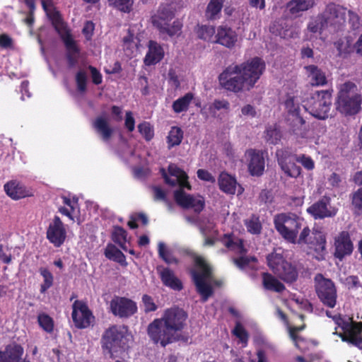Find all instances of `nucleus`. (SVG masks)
<instances>
[{"label":"nucleus","instance_id":"obj_57","mask_svg":"<svg viewBox=\"0 0 362 362\" xmlns=\"http://www.w3.org/2000/svg\"><path fill=\"white\" fill-rule=\"evenodd\" d=\"M134 0H119L112 6L122 12L129 13L132 9Z\"/></svg>","mask_w":362,"mask_h":362},{"label":"nucleus","instance_id":"obj_54","mask_svg":"<svg viewBox=\"0 0 362 362\" xmlns=\"http://www.w3.org/2000/svg\"><path fill=\"white\" fill-rule=\"evenodd\" d=\"M37 320L40 326L46 332H51L53 330V320L48 315L45 313L40 314Z\"/></svg>","mask_w":362,"mask_h":362},{"label":"nucleus","instance_id":"obj_17","mask_svg":"<svg viewBox=\"0 0 362 362\" xmlns=\"http://www.w3.org/2000/svg\"><path fill=\"white\" fill-rule=\"evenodd\" d=\"M326 315L332 318L334 323L342 329L344 333L334 332L333 334L338 335L341 340L343 338L355 339L361 337L362 327L359 323L354 322L350 317H342L339 313L332 314L329 310L325 311Z\"/></svg>","mask_w":362,"mask_h":362},{"label":"nucleus","instance_id":"obj_11","mask_svg":"<svg viewBox=\"0 0 362 362\" xmlns=\"http://www.w3.org/2000/svg\"><path fill=\"white\" fill-rule=\"evenodd\" d=\"M173 17V7L169 4L160 5L157 13L152 16V23L159 30L163 40L167 37L177 35L180 33L182 23L179 21H175L172 25L169 23Z\"/></svg>","mask_w":362,"mask_h":362},{"label":"nucleus","instance_id":"obj_19","mask_svg":"<svg viewBox=\"0 0 362 362\" xmlns=\"http://www.w3.org/2000/svg\"><path fill=\"white\" fill-rule=\"evenodd\" d=\"M161 319L173 334H178L186 325L187 314L182 308L173 307L164 311Z\"/></svg>","mask_w":362,"mask_h":362},{"label":"nucleus","instance_id":"obj_56","mask_svg":"<svg viewBox=\"0 0 362 362\" xmlns=\"http://www.w3.org/2000/svg\"><path fill=\"white\" fill-rule=\"evenodd\" d=\"M334 46L339 52V55L340 56L346 55L350 52V43L346 40H338L334 42Z\"/></svg>","mask_w":362,"mask_h":362},{"label":"nucleus","instance_id":"obj_42","mask_svg":"<svg viewBox=\"0 0 362 362\" xmlns=\"http://www.w3.org/2000/svg\"><path fill=\"white\" fill-rule=\"evenodd\" d=\"M194 98L192 93H187L184 96L179 98L173 103L172 107L175 113L186 112Z\"/></svg>","mask_w":362,"mask_h":362},{"label":"nucleus","instance_id":"obj_24","mask_svg":"<svg viewBox=\"0 0 362 362\" xmlns=\"http://www.w3.org/2000/svg\"><path fill=\"white\" fill-rule=\"evenodd\" d=\"M277 162L281 170L288 177L297 178L301 174V168L292 161V154L288 149L276 151Z\"/></svg>","mask_w":362,"mask_h":362},{"label":"nucleus","instance_id":"obj_23","mask_svg":"<svg viewBox=\"0 0 362 362\" xmlns=\"http://www.w3.org/2000/svg\"><path fill=\"white\" fill-rule=\"evenodd\" d=\"M110 307L112 314L121 318L129 317L137 311L136 303L124 297H115L112 299Z\"/></svg>","mask_w":362,"mask_h":362},{"label":"nucleus","instance_id":"obj_41","mask_svg":"<svg viewBox=\"0 0 362 362\" xmlns=\"http://www.w3.org/2000/svg\"><path fill=\"white\" fill-rule=\"evenodd\" d=\"M262 283L265 289L280 293L285 289L284 285L268 273L262 275Z\"/></svg>","mask_w":362,"mask_h":362},{"label":"nucleus","instance_id":"obj_4","mask_svg":"<svg viewBox=\"0 0 362 362\" xmlns=\"http://www.w3.org/2000/svg\"><path fill=\"white\" fill-rule=\"evenodd\" d=\"M42 6L53 26L62 36L67 51V59L70 66L76 64L79 57V49L71 37L59 13L54 8L51 0H41Z\"/></svg>","mask_w":362,"mask_h":362},{"label":"nucleus","instance_id":"obj_31","mask_svg":"<svg viewBox=\"0 0 362 362\" xmlns=\"http://www.w3.org/2000/svg\"><path fill=\"white\" fill-rule=\"evenodd\" d=\"M23 348L16 343L7 345L4 350H0V362H26L22 357Z\"/></svg>","mask_w":362,"mask_h":362},{"label":"nucleus","instance_id":"obj_6","mask_svg":"<svg viewBox=\"0 0 362 362\" xmlns=\"http://www.w3.org/2000/svg\"><path fill=\"white\" fill-rule=\"evenodd\" d=\"M132 336L127 332L124 327L112 326L104 332L101 343L112 358L119 356L130 346Z\"/></svg>","mask_w":362,"mask_h":362},{"label":"nucleus","instance_id":"obj_37","mask_svg":"<svg viewBox=\"0 0 362 362\" xmlns=\"http://www.w3.org/2000/svg\"><path fill=\"white\" fill-rule=\"evenodd\" d=\"M62 203L64 206L59 208V211L67 216L70 220L74 221V216L76 215V211L78 210V204L77 199L73 197L72 199L66 196L62 197Z\"/></svg>","mask_w":362,"mask_h":362},{"label":"nucleus","instance_id":"obj_52","mask_svg":"<svg viewBox=\"0 0 362 362\" xmlns=\"http://www.w3.org/2000/svg\"><path fill=\"white\" fill-rule=\"evenodd\" d=\"M158 255L167 264L176 263V259L172 255L170 251L167 248L165 243L160 242L158 243Z\"/></svg>","mask_w":362,"mask_h":362},{"label":"nucleus","instance_id":"obj_14","mask_svg":"<svg viewBox=\"0 0 362 362\" xmlns=\"http://www.w3.org/2000/svg\"><path fill=\"white\" fill-rule=\"evenodd\" d=\"M268 266L279 278L286 282H293L298 277V272L295 267L286 261L282 255L277 251L267 256Z\"/></svg>","mask_w":362,"mask_h":362},{"label":"nucleus","instance_id":"obj_18","mask_svg":"<svg viewBox=\"0 0 362 362\" xmlns=\"http://www.w3.org/2000/svg\"><path fill=\"white\" fill-rule=\"evenodd\" d=\"M315 281L317 296L323 305L330 308H335L337 295L334 283L329 279H325L321 274H317Z\"/></svg>","mask_w":362,"mask_h":362},{"label":"nucleus","instance_id":"obj_55","mask_svg":"<svg viewBox=\"0 0 362 362\" xmlns=\"http://www.w3.org/2000/svg\"><path fill=\"white\" fill-rule=\"evenodd\" d=\"M138 129L146 140L150 141L153 137V130L148 122H144L139 124L138 125Z\"/></svg>","mask_w":362,"mask_h":362},{"label":"nucleus","instance_id":"obj_43","mask_svg":"<svg viewBox=\"0 0 362 362\" xmlns=\"http://www.w3.org/2000/svg\"><path fill=\"white\" fill-rule=\"evenodd\" d=\"M223 4V0H210L206 10V18L210 20L219 18Z\"/></svg>","mask_w":362,"mask_h":362},{"label":"nucleus","instance_id":"obj_38","mask_svg":"<svg viewBox=\"0 0 362 362\" xmlns=\"http://www.w3.org/2000/svg\"><path fill=\"white\" fill-rule=\"evenodd\" d=\"M160 276L163 284L172 289L180 291L182 289L180 281L175 276L174 273L168 268H164L160 272Z\"/></svg>","mask_w":362,"mask_h":362},{"label":"nucleus","instance_id":"obj_49","mask_svg":"<svg viewBox=\"0 0 362 362\" xmlns=\"http://www.w3.org/2000/svg\"><path fill=\"white\" fill-rule=\"evenodd\" d=\"M230 103L226 100H215L209 105L208 111L212 117H216L217 111L221 110H228Z\"/></svg>","mask_w":362,"mask_h":362},{"label":"nucleus","instance_id":"obj_53","mask_svg":"<svg viewBox=\"0 0 362 362\" xmlns=\"http://www.w3.org/2000/svg\"><path fill=\"white\" fill-rule=\"evenodd\" d=\"M233 333L237 338L239 339L243 347L247 346L248 334L246 330L244 329V327L240 322L236 323L235 327L233 330Z\"/></svg>","mask_w":362,"mask_h":362},{"label":"nucleus","instance_id":"obj_50","mask_svg":"<svg viewBox=\"0 0 362 362\" xmlns=\"http://www.w3.org/2000/svg\"><path fill=\"white\" fill-rule=\"evenodd\" d=\"M127 232L121 227H116L112 233V240L123 250H126Z\"/></svg>","mask_w":362,"mask_h":362},{"label":"nucleus","instance_id":"obj_5","mask_svg":"<svg viewBox=\"0 0 362 362\" xmlns=\"http://www.w3.org/2000/svg\"><path fill=\"white\" fill-rule=\"evenodd\" d=\"M362 96L355 83L347 81L340 85L336 109L344 116H354L361 110Z\"/></svg>","mask_w":362,"mask_h":362},{"label":"nucleus","instance_id":"obj_45","mask_svg":"<svg viewBox=\"0 0 362 362\" xmlns=\"http://www.w3.org/2000/svg\"><path fill=\"white\" fill-rule=\"evenodd\" d=\"M182 138L183 132L180 127H171L168 133V136L167 137L169 148H172L175 146H178L181 143Z\"/></svg>","mask_w":362,"mask_h":362},{"label":"nucleus","instance_id":"obj_3","mask_svg":"<svg viewBox=\"0 0 362 362\" xmlns=\"http://www.w3.org/2000/svg\"><path fill=\"white\" fill-rule=\"evenodd\" d=\"M163 176L165 182L171 187H178L180 189L174 193L176 202L182 207L192 209L196 213H199L204 207L205 201L202 196H193L183 192L184 189H190L191 186L188 182L187 173L175 164H170L168 173L164 170Z\"/></svg>","mask_w":362,"mask_h":362},{"label":"nucleus","instance_id":"obj_26","mask_svg":"<svg viewBox=\"0 0 362 362\" xmlns=\"http://www.w3.org/2000/svg\"><path fill=\"white\" fill-rule=\"evenodd\" d=\"M250 173L252 176H260L264 170V158L261 151L249 149L245 153Z\"/></svg>","mask_w":362,"mask_h":362},{"label":"nucleus","instance_id":"obj_30","mask_svg":"<svg viewBox=\"0 0 362 362\" xmlns=\"http://www.w3.org/2000/svg\"><path fill=\"white\" fill-rule=\"evenodd\" d=\"M334 247V256L340 260L351 254L353 244L348 233L342 232L335 238Z\"/></svg>","mask_w":362,"mask_h":362},{"label":"nucleus","instance_id":"obj_7","mask_svg":"<svg viewBox=\"0 0 362 362\" xmlns=\"http://www.w3.org/2000/svg\"><path fill=\"white\" fill-rule=\"evenodd\" d=\"M194 263V269L192 271V278L203 301H206L213 293L212 286L216 284V281L211 267L204 258L197 257Z\"/></svg>","mask_w":362,"mask_h":362},{"label":"nucleus","instance_id":"obj_33","mask_svg":"<svg viewBox=\"0 0 362 362\" xmlns=\"http://www.w3.org/2000/svg\"><path fill=\"white\" fill-rule=\"evenodd\" d=\"M164 57V49L157 42L150 40L148 44V51L144 59L146 66L155 65L160 62Z\"/></svg>","mask_w":362,"mask_h":362},{"label":"nucleus","instance_id":"obj_40","mask_svg":"<svg viewBox=\"0 0 362 362\" xmlns=\"http://www.w3.org/2000/svg\"><path fill=\"white\" fill-rule=\"evenodd\" d=\"M105 257L114 262H116L122 266L126 267L127 262L124 255L114 245L109 244L105 250Z\"/></svg>","mask_w":362,"mask_h":362},{"label":"nucleus","instance_id":"obj_34","mask_svg":"<svg viewBox=\"0 0 362 362\" xmlns=\"http://www.w3.org/2000/svg\"><path fill=\"white\" fill-rule=\"evenodd\" d=\"M93 127L104 142H109L114 130L110 126L107 118L103 116L96 117L93 122Z\"/></svg>","mask_w":362,"mask_h":362},{"label":"nucleus","instance_id":"obj_12","mask_svg":"<svg viewBox=\"0 0 362 362\" xmlns=\"http://www.w3.org/2000/svg\"><path fill=\"white\" fill-rule=\"evenodd\" d=\"M300 98L295 95H288L285 101L287 111L286 121L292 132L298 137L306 138L305 122L300 115Z\"/></svg>","mask_w":362,"mask_h":362},{"label":"nucleus","instance_id":"obj_64","mask_svg":"<svg viewBox=\"0 0 362 362\" xmlns=\"http://www.w3.org/2000/svg\"><path fill=\"white\" fill-rule=\"evenodd\" d=\"M94 28H95V25L93 22L87 21L85 23L82 32L88 40L91 38L93 33Z\"/></svg>","mask_w":362,"mask_h":362},{"label":"nucleus","instance_id":"obj_8","mask_svg":"<svg viewBox=\"0 0 362 362\" xmlns=\"http://www.w3.org/2000/svg\"><path fill=\"white\" fill-rule=\"evenodd\" d=\"M302 230L297 237L296 244L307 245L310 251L308 254L313 255L317 260L325 258L326 254V238L322 231L318 228H313L311 232L309 227L303 225Z\"/></svg>","mask_w":362,"mask_h":362},{"label":"nucleus","instance_id":"obj_35","mask_svg":"<svg viewBox=\"0 0 362 362\" xmlns=\"http://www.w3.org/2000/svg\"><path fill=\"white\" fill-rule=\"evenodd\" d=\"M305 73L313 86H320L327 84L325 73L315 65L305 66Z\"/></svg>","mask_w":362,"mask_h":362},{"label":"nucleus","instance_id":"obj_16","mask_svg":"<svg viewBox=\"0 0 362 362\" xmlns=\"http://www.w3.org/2000/svg\"><path fill=\"white\" fill-rule=\"evenodd\" d=\"M148 334L155 344H160L162 346L179 340V335L174 334L164 324L160 318L155 319L148 326Z\"/></svg>","mask_w":362,"mask_h":362},{"label":"nucleus","instance_id":"obj_32","mask_svg":"<svg viewBox=\"0 0 362 362\" xmlns=\"http://www.w3.org/2000/svg\"><path fill=\"white\" fill-rule=\"evenodd\" d=\"M199 229L204 238V245L212 246L218 240V230L213 221L203 219L199 223Z\"/></svg>","mask_w":362,"mask_h":362},{"label":"nucleus","instance_id":"obj_48","mask_svg":"<svg viewBox=\"0 0 362 362\" xmlns=\"http://www.w3.org/2000/svg\"><path fill=\"white\" fill-rule=\"evenodd\" d=\"M39 272L43 278V283L40 286V293H44L53 285L54 277L49 270L45 267H40Z\"/></svg>","mask_w":362,"mask_h":362},{"label":"nucleus","instance_id":"obj_28","mask_svg":"<svg viewBox=\"0 0 362 362\" xmlns=\"http://www.w3.org/2000/svg\"><path fill=\"white\" fill-rule=\"evenodd\" d=\"M4 188L6 194L13 200H18L32 195L31 190L17 180L7 182Z\"/></svg>","mask_w":362,"mask_h":362},{"label":"nucleus","instance_id":"obj_21","mask_svg":"<svg viewBox=\"0 0 362 362\" xmlns=\"http://www.w3.org/2000/svg\"><path fill=\"white\" fill-rule=\"evenodd\" d=\"M71 317L76 327L83 329L89 327L94 317L87 305L80 300H76L72 305Z\"/></svg>","mask_w":362,"mask_h":362},{"label":"nucleus","instance_id":"obj_29","mask_svg":"<svg viewBox=\"0 0 362 362\" xmlns=\"http://www.w3.org/2000/svg\"><path fill=\"white\" fill-rule=\"evenodd\" d=\"M315 0H290L286 5L288 13L296 18L315 6Z\"/></svg>","mask_w":362,"mask_h":362},{"label":"nucleus","instance_id":"obj_20","mask_svg":"<svg viewBox=\"0 0 362 362\" xmlns=\"http://www.w3.org/2000/svg\"><path fill=\"white\" fill-rule=\"evenodd\" d=\"M306 211L315 219H323L334 217L337 214L338 209L331 204L330 197L324 196L309 206Z\"/></svg>","mask_w":362,"mask_h":362},{"label":"nucleus","instance_id":"obj_51","mask_svg":"<svg viewBox=\"0 0 362 362\" xmlns=\"http://www.w3.org/2000/svg\"><path fill=\"white\" fill-rule=\"evenodd\" d=\"M294 158L297 163L301 164L307 170H313L315 168V161L308 155L303 153L296 154Z\"/></svg>","mask_w":362,"mask_h":362},{"label":"nucleus","instance_id":"obj_47","mask_svg":"<svg viewBox=\"0 0 362 362\" xmlns=\"http://www.w3.org/2000/svg\"><path fill=\"white\" fill-rule=\"evenodd\" d=\"M216 30L215 27L213 25H201L199 26L197 30V34L200 39H202L205 41H214L213 39L215 37V33Z\"/></svg>","mask_w":362,"mask_h":362},{"label":"nucleus","instance_id":"obj_10","mask_svg":"<svg viewBox=\"0 0 362 362\" xmlns=\"http://www.w3.org/2000/svg\"><path fill=\"white\" fill-rule=\"evenodd\" d=\"M274 226L284 239L296 244L299 230L305 225L304 219L295 214H280L275 216Z\"/></svg>","mask_w":362,"mask_h":362},{"label":"nucleus","instance_id":"obj_15","mask_svg":"<svg viewBox=\"0 0 362 362\" xmlns=\"http://www.w3.org/2000/svg\"><path fill=\"white\" fill-rule=\"evenodd\" d=\"M221 242L229 250L240 255L239 258L233 259L234 264L238 267L242 269H246L247 267H254L253 264L256 262V258L255 257L245 256L247 250L241 239L233 234H225L223 237L221 238Z\"/></svg>","mask_w":362,"mask_h":362},{"label":"nucleus","instance_id":"obj_13","mask_svg":"<svg viewBox=\"0 0 362 362\" xmlns=\"http://www.w3.org/2000/svg\"><path fill=\"white\" fill-rule=\"evenodd\" d=\"M309 103L308 106L303 105V108L313 117L325 119L328 117L332 106V93L329 90L317 91L311 96Z\"/></svg>","mask_w":362,"mask_h":362},{"label":"nucleus","instance_id":"obj_60","mask_svg":"<svg viewBox=\"0 0 362 362\" xmlns=\"http://www.w3.org/2000/svg\"><path fill=\"white\" fill-rule=\"evenodd\" d=\"M197 174L198 178L203 181H206V182H211V183H214L216 181L215 177L209 171H207L206 170L199 169L197 170Z\"/></svg>","mask_w":362,"mask_h":362},{"label":"nucleus","instance_id":"obj_59","mask_svg":"<svg viewBox=\"0 0 362 362\" xmlns=\"http://www.w3.org/2000/svg\"><path fill=\"white\" fill-rule=\"evenodd\" d=\"M76 81L77 84L78 90L81 92H83L86 89L87 75L83 71H80L76 74Z\"/></svg>","mask_w":362,"mask_h":362},{"label":"nucleus","instance_id":"obj_44","mask_svg":"<svg viewBox=\"0 0 362 362\" xmlns=\"http://www.w3.org/2000/svg\"><path fill=\"white\" fill-rule=\"evenodd\" d=\"M264 134L267 142L271 144H276L281 138V132L276 124L267 126Z\"/></svg>","mask_w":362,"mask_h":362},{"label":"nucleus","instance_id":"obj_58","mask_svg":"<svg viewBox=\"0 0 362 362\" xmlns=\"http://www.w3.org/2000/svg\"><path fill=\"white\" fill-rule=\"evenodd\" d=\"M142 303L146 313L156 311L158 308L153 298L148 295L145 294L142 296Z\"/></svg>","mask_w":362,"mask_h":362},{"label":"nucleus","instance_id":"obj_46","mask_svg":"<svg viewBox=\"0 0 362 362\" xmlns=\"http://www.w3.org/2000/svg\"><path fill=\"white\" fill-rule=\"evenodd\" d=\"M245 225L247 232L253 235H259L262 231V224L259 218L252 215L245 220Z\"/></svg>","mask_w":362,"mask_h":362},{"label":"nucleus","instance_id":"obj_36","mask_svg":"<svg viewBox=\"0 0 362 362\" xmlns=\"http://www.w3.org/2000/svg\"><path fill=\"white\" fill-rule=\"evenodd\" d=\"M218 182L222 192L227 194H235L238 183L233 176L223 172L219 175Z\"/></svg>","mask_w":362,"mask_h":362},{"label":"nucleus","instance_id":"obj_25","mask_svg":"<svg viewBox=\"0 0 362 362\" xmlns=\"http://www.w3.org/2000/svg\"><path fill=\"white\" fill-rule=\"evenodd\" d=\"M269 30L272 34L286 40L297 38L300 34V28L297 24L284 19L275 21L270 25Z\"/></svg>","mask_w":362,"mask_h":362},{"label":"nucleus","instance_id":"obj_63","mask_svg":"<svg viewBox=\"0 0 362 362\" xmlns=\"http://www.w3.org/2000/svg\"><path fill=\"white\" fill-rule=\"evenodd\" d=\"M345 284L349 288H358L362 287V285L356 276H348L345 280Z\"/></svg>","mask_w":362,"mask_h":362},{"label":"nucleus","instance_id":"obj_2","mask_svg":"<svg viewBox=\"0 0 362 362\" xmlns=\"http://www.w3.org/2000/svg\"><path fill=\"white\" fill-rule=\"evenodd\" d=\"M347 13L349 21L352 23L353 27H358L359 18L356 13L347 11L340 5L334 3L328 4L322 13L310 18L306 28L307 37L309 40H311L313 37H317L325 30L337 32L342 30L346 24Z\"/></svg>","mask_w":362,"mask_h":362},{"label":"nucleus","instance_id":"obj_9","mask_svg":"<svg viewBox=\"0 0 362 362\" xmlns=\"http://www.w3.org/2000/svg\"><path fill=\"white\" fill-rule=\"evenodd\" d=\"M302 230L297 237L296 244L307 245L310 251L308 254L313 255L317 260L325 258L326 254V238L322 231L318 228H313L311 232L309 227L303 225Z\"/></svg>","mask_w":362,"mask_h":362},{"label":"nucleus","instance_id":"obj_39","mask_svg":"<svg viewBox=\"0 0 362 362\" xmlns=\"http://www.w3.org/2000/svg\"><path fill=\"white\" fill-rule=\"evenodd\" d=\"M139 40L129 31L128 35L123 38V49L127 57L132 58L137 53Z\"/></svg>","mask_w":362,"mask_h":362},{"label":"nucleus","instance_id":"obj_61","mask_svg":"<svg viewBox=\"0 0 362 362\" xmlns=\"http://www.w3.org/2000/svg\"><path fill=\"white\" fill-rule=\"evenodd\" d=\"M124 125L129 132H132L134 130L135 120L131 111L126 112Z\"/></svg>","mask_w":362,"mask_h":362},{"label":"nucleus","instance_id":"obj_1","mask_svg":"<svg viewBox=\"0 0 362 362\" xmlns=\"http://www.w3.org/2000/svg\"><path fill=\"white\" fill-rule=\"evenodd\" d=\"M265 70L264 62L254 57L240 64L228 66L219 75L220 85L227 90L239 93L253 88Z\"/></svg>","mask_w":362,"mask_h":362},{"label":"nucleus","instance_id":"obj_27","mask_svg":"<svg viewBox=\"0 0 362 362\" xmlns=\"http://www.w3.org/2000/svg\"><path fill=\"white\" fill-rule=\"evenodd\" d=\"M214 42L220 44L227 48L235 47L238 41V34L227 25H220L217 28Z\"/></svg>","mask_w":362,"mask_h":362},{"label":"nucleus","instance_id":"obj_22","mask_svg":"<svg viewBox=\"0 0 362 362\" xmlns=\"http://www.w3.org/2000/svg\"><path fill=\"white\" fill-rule=\"evenodd\" d=\"M46 237L54 247L62 246L66 238V228L60 218L55 216L47 229Z\"/></svg>","mask_w":362,"mask_h":362},{"label":"nucleus","instance_id":"obj_62","mask_svg":"<svg viewBox=\"0 0 362 362\" xmlns=\"http://www.w3.org/2000/svg\"><path fill=\"white\" fill-rule=\"evenodd\" d=\"M352 204L355 208L362 210V187L354 194Z\"/></svg>","mask_w":362,"mask_h":362}]
</instances>
